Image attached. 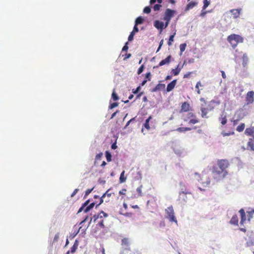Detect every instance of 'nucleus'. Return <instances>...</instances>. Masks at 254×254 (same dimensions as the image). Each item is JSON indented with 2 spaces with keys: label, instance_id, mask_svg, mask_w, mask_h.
Instances as JSON below:
<instances>
[{
  "label": "nucleus",
  "instance_id": "1",
  "mask_svg": "<svg viewBox=\"0 0 254 254\" xmlns=\"http://www.w3.org/2000/svg\"><path fill=\"white\" fill-rule=\"evenodd\" d=\"M217 166H213L212 173L215 176L225 177L227 174L226 169L229 166V162L227 159H219L217 161Z\"/></svg>",
  "mask_w": 254,
  "mask_h": 254
},
{
  "label": "nucleus",
  "instance_id": "2",
  "mask_svg": "<svg viewBox=\"0 0 254 254\" xmlns=\"http://www.w3.org/2000/svg\"><path fill=\"white\" fill-rule=\"evenodd\" d=\"M227 40L233 49H235L239 44L244 42V38L240 35L236 34L229 35Z\"/></svg>",
  "mask_w": 254,
  "mask_h": 254
},
{
  "label": "nucleus",
  "instance_id": "3",
  "mask_svg": "<svg viewBox=\"0 0 254 254\" xmlns=\"http://www.w3.org/2000/svg\"><path fill=\"white\" fill-rule=\"evenodd\" d=\"M176 11L170 8H167L165 11L163 20L165 21V27H168L171 18L174 16Z\"/></svg>",
  "mask_w": 254,
  "mask_h": 254
},
{
  "label": "nucleus",
  "instance_id": "4",
  "mask_svg": "<svg viewBox=\"0 0 254 254\" xmlns=\"http://www.w3.org/2000/svg\"><path fill=\"white\" fill-rule=\"evenodd\" d=\"M166 216L165 217L168 219L171 222H175L177 224V220L174 215V211L172 206H170L165 209Z\"/></svg>",
  "mask_w": 254,
  "mask_h": 254
},
{
  "label": "nucleus",
  "instance_id": "5",
  "mask_svg": "<svg viewBox=\"0 0 254 254\" xmlns=\"http://www.w3.org/2000/svg\"><path fill=\"white\" fill-rule=\"evenodd\" d=\"M101 214H103V216L105 217H106L108 216V214L104 212L103 211H101L100 213L98 215H94L93 217L91 219L89 224L91 223L92 220L93 219L94 222H95V221L99 218L100 219V221L98 222L97 225L98 226L101 228H104L105 227L104 224V220L102 219V216L100 215Z\"/></svg>",
  "mask_w": 254,
  "mask_h": 254
},
{
  "label": "nucleus",
  "instance_id": "6",
  "mask_svg": "<svg viewBox=\"0 0 254 254\" xmlns=\"http://www.w3.org/2000/svg\"><path fill=\"white\" fill-rule=\"evenodd\" d=\"M185 122H188L190 124H195L199 122V120L196 118L194 114L192 112H189L187 114L186 117L184 119Z\"/></svg>",
  "mask_w": 254,
  "mask_h": 254
},
{
  "label": "nucleus",
  "instance_id": "7",
  "mask_svg": "<svg viewBox=\"0 0 254 254\" xmlns=\"http://www.w3.org/2000/svg\"><path fill=\"white\" fill-rule=\"evenodd\" d=\"M214 109L213 107H211L209 105V108L204 107V105L203 104L201 105L200 110L201 112V117L203 118H208V117L207 116V114H208L209 111H212Z\"/></svg>",
  "mask_w": 254,
  "mask_h": 254
},
{
  "label": "nucleus",
  "instance_id": "8",
  "mask_svg": "<svg viewBox=\"0 0 254 254\" xmlns=\"http://www.w3.org/2000/svg\"><path fill=\"white\" fill-rule=\"evenodd\" d=\"M154 26L158 30H159L160 32L162 31L163 29L166 28L165 27V24L164 23L158 20H156L154 22Z\"/></svg>",
  "mask_w": 254,
  "mask_h": 254
},
{
  "label": "nucleus",
  "instance_id": "9",
  "mask_svg": "<svg viewBox=\"0 0 254 254\" xmlns=\"http://www.w3.org/2000/svg\"><path fill=\"white\" fill-rule=\"evenodd\" d=\"M254 92L253 91H249L246 95V101L248 104L252 103L254 102Z\"/></svg>",
  "mask_w": 254,
  "mask_h": 254
},
{
  "label": "nucleus",
  "instance_id": "10",
  "mask_svg": "<svg viewBox=\"0 0 254 254\" xmlns=\"http://www.w3.org/2000/svg\"><path fill=\"white\" fill-rule=\"evenodd\" d=\"M190 104L189 103H188L187 102H185L183 103L182 104V106L181 107V110H180V112L181 113L187 112L190 110Z\"/></svg>",
  "mask_w": 254,
  "mask_h": 254
},
{
  "label": "nucleus",
  "instance_id": "11",
  "mask_svg": "<svg viewBox=\"0 0 254 254\" xmlns=\"http://www.w3.org/2000/svg\"><path fill=\"white\" fill-rule=\"evenodd\" d=\"M218 120H219V121L220 122L221 124L222 125H225L227 124V114L225 112V111H223L222 112L220 117L219 118Z\"/></svg>",
  "mask_w": 254,
  "mask_h": 254
},
{
  "label": "nucleus",
  "instance_id": "12",
  "mask_svg": "<svg viewBox=\"0 0 254 254\" xmlns=\"http://www.w3.org/2000/svg\"><path fill=\"white\" fill-rule=\"evenodd\" d=\"M239 213L241 215V225H243L246 221V216L245 210L242 208L239 210Z\"/></svg>",
  "mask_w": 254,
  "mask_h": 254
},
{
  "label": "nucleus",
  "instance_id": "13",
  "mask_svg": "<svg viewBox=\"0 0 254 254\" xmlns=\"http://www.w3.org/2000/svg\"><path fill=\"white\" fill-rule=\"evenodd\" d=\"M172 56L171 55L168 56L166 59L162 60L159 64V66H163L165 64H168L171 62Z\"/></svg>",
  "mask_w": 254,
  "mask_h": 254
},
{
  "label": "nucleus",
  "instance_id": "14",
  "mask_svg": "<svg viewBox=\"0 0 254 254\" xmlns=\"http://www.w3.org/2000/svg\"><path fill=\"white\" fill-rule=\"evenodd\" d=\"M245 133L248 136H253L254 139V127L247 128L245 131Z\"/></svg>",
  "mask_w": 254,
  "mask_h": 254
},
{
  "label": "nucleus",
  "instance_id": "15",
  "mask_svg": "<svg viewBox=\"0 0 254 254\" xmlns=\"http://www.w3.org/2000/svg\"><path fill=\"white\" fill-rule=\"evenodd\" d=\"M121 245L126 249L129 250V242L128 238H124L122 240Z\"/></svg>",
  "mask_w": 254,
  "mask_h": 254
},
{
  "label": "nucleus",
  "instance_id": "16",
  "mask_svg": "<svg viewBox=\"0 0 254 254\" xmlns=\"http://www.w3.org/2000/svg\"><path fill=\"white\" fill-rule=\"evenodd\" d=\"M110 190H108L106 191L105 193H104L103 195L100 198V202L99 204H97L96 205V208H97L101 204H102L103 202V198L105 197L106 195L108 197H110L111 196V193H109Z\"/></svg>",
  "mask_w": 254,
  "mask_h": 254
},
{
  "label": "nucleus",
  "instance_id": "17",
  "mask_svg": "<svg viewBox=\"0 0 254 254\" xmlns=\"http://www.w3.org/2000/svg\"><path fill=\"white\" fill-rule=\"evenodd\" d=\"M177 80H173L170 83H169L167 86V91L170 92L172 91L175 87L176 84Z\"/></svg>",
  "mask_w": 254,
  "mask_h": 254
},
{
  "label": "nucleus",
  "instance_id": "18",
  "mask_svg": "<svg viewBox=\"0 0 254 254\" xmlns=\"http://www.w3.org/2000/svg\"><path fill=\"white\" fill-rule=\"evenodd\" d=\"M165 84L159 83L157 85H156L154 88L153 89L152 91L153 92H156L157 91L163 90L165 89Z\"/></svg>",
  "mask_w": 254,
  "mask_h": 254
},
{
  "label": "nucleus",
  "instance_id": "19",
  "mask_svg": "<svg viewBox=\"0 0 254 254\" xmlns=\"http://www.w3.org/2000/svg\"><path fill=\"white\" fill-rule=\"evenodd\" d=\"M241 9H234L230 10L234 18H237L240 16Z\"/></svg>",
  "mask_w": 254,
  "mask_h": 254
},
{
  "label": "nucleus",
  "instance_id": "20",
  "mask_svg": "<svg viewBox=\"0 0 254 254\" xmlns=\"http://www.w3.org/2000/svg\"><path fill=\"white\" fill-rule=\"evenodd\" d=\"M239 219L238 216L237 215H234L232 217L230 221V223L232 225H238Z\"/></svg>",
  "mask_w": 254,
  "mask_h": 254
},
{
  "label": "nucleus",
  "instance_id": "21",
  "mask_svg": "<svg viewBox=\"0 0 254 254\" xmlns=\"http://www.w3.org/2000/svg\"><path fill=\"white\" fill-rule=\"evenodd\" d=\"M197 4V3L195 1H191L189 3L186 7V10H189L190 9H192Z\"/></svg>",
  "mask_w": 254,
  "mask_h": 254
},
{
  "label": "nucleus",
  "instance_id": "22",
  "mask_svg": "<svg viewBox=\"0 0 254 254\" xmlns=\"http://www.w3.org/2000/svg\"><path fill=\"white\" fill-rule=\"evenodd\" d=\"M152 119L151 116H149L145 121V123L143 125V127L147 130L150 129V126L149 125V121Z\"/></svg>",
  "mask_w": 254,
  "mask_h": 254
},
{
  "label": "nucleus",
  "instance_id": "23",
  "mask_svg": "<svg viewBox=\"0 0 254 254\" xmlns=\"http://www.w3.org/2000/svg\"><path fill=\"white\" fill-rule=\"evenodd\" d=\"M78 246V242L77 240H76L73 244V245L72 246V247L70 249V252L71 253H74L76 251L77 247Z\"/></svg>",
  "mask_w": 254,
  "mask_h": 254
},
{
  "label": "nucleus",
  "instance_id": "24",
  "mask_svg": "<svg viewBox=\"0 0 254 254\" xmlns=\"http://www.w3.org/2000/svg\"><path fill=\"white\" fill-rule=\"evenodd\" d=\"M181 70V68H179V65L177 66V67L175 69H173L171 71V73L174 75H177L179 74L180 71Z\"/></svg>",
  "mask_w": 254,
  "mask_h": 254
},
{
  "label": "nucleus",
  "instance_id": "25",
  "mask_svg": "<svg viewBox=\"0 0 254 254\" xmlns=\"http://www.w3.org/2000/svg\"><path fill=\"white\" fill-rule=\"evenodd\" d=\"M248 145L251 148V150L254 151V141L253 140V139H249L248 142Z\"/></svg>",
  "mask_w": 254,
  "mask_h": 254
},
{
  "label": "nucleus",
  "instance_id": "26",
  "mask_svg": "<svg viewBox=\"0 0 254 254\" xmlns=\"http://www.w3.org/2000/svg\"><path fill=\"white\" fill-rule=\"evenodd\" d=\"M245 127V124L244 123H241L240 125H239L237 128L236 130L238 132H242L243 131Z\"/></svg>",
  "mask_w": 254,
  "mask_h": 254
},
{
  "label": "nucleus",
  "instance_id": "27",
  "mask_svg": "<svg viewBox=\"0 0 254 254\" xmlns=\"http://www.w3.org/2000/svg\"><path fill=\"white\" fill-rule=\"evenodd\" d=\"M191 129V128L189 127H180L177 128V130L179 132H185L186 131H190Z\"/></svg>",
  "mask_w": 254,
  "mask_h": 254
},
{
  "label": "nucleus",
  "instance_id": "28",
  "mask_svg": "<svg viewBox=\"0 0 254 254\" xmlns=\"http://www.w3.org/2000/svg\"><path fill=\"white\" fill-rule=\"evenodd\" d=\"M95 203L94 202H92L90 203L89 205H88L86 208L84 209V212L86 213L88 212L90 210H91L92 208H93V207L95 206Z\"/></svg>",
  "mask_w": 254,
  "mask_h": 254
},
{
  "label": "nucleus",
  "instance_id": "29",
  "mask_svg": "<svg viewBox=\"0 0 254 254\" xmlns=\"http://www.w3.org/2000/svg\"><path fill=\"white\" fill-rule=\"evenodd\" d=\"M203 85L201 84V82L200 81H198L195 85V89H196V92L197 94H200V90L199 88H198V86L202 87Z\"/></svg>",
  "mask_w": 254,
  "mask_h": 254
},
{
  "label": "nucleus",
  "instance_id": "30",
  "mask_svg": "<svg viewBox=\"0 0 254 254\" xmlns=\"http://www.w3.org/2000/svg\"><path fill=\"white\" fill-rule=\"evenodd\" d=\"M203 5L202 6V9L205 10L210 4V1L208 0H203Z\"/></svg>",
  "mask_w": 254,
  "mask_h": 254
},
{
  "label": "nucleus",
  "instance_id": "31",
  "mask_svg": "<svg viewBox=\"0 0 254 254\" xmlns=\"http://www.w3.org/2000/svg\"><path fill=\"white\" fill-rule=\"evenodd\" d=\"M143 21H144V19L142 17H141V16L138 17L135 20V24L136 25L141 24L143 23Z\"/></svg>",
  "mask_w": 254,
  "mask_h": 254
},
{
  "label": "nucleus",
  "instance_id": "32",
  "mask_svg": "<svg viewBox=\"0 0 254 254\" xmlns=\"http://www.w3.org/2000/svg\"><path fill=\"white\" fill-rule=\"evenodd\" d=\"M248 220L250 221L251 219L253 218V215L254 214V209L252 210L251 211H248Z\"/></svg>",
  "mask_w": 254,
  "mask_h": 254
},
{
  "label": "nucleus",
  "instance_id": "33",
  "mask_svg": "<svg viewBox=\"0 0 254 254\" xmlns=\"http://www.w3.org/2000/svg\"><path fill=\"white\" fill-rule=\"evenodd\" d=\"M106 159L108 162H110L112 160V155L108 151H106L105 152Z\"/></svg>",
  "mask_w": 254,
  "mask_h": 254
},
{
  "label": "nucleus",
  "instance_id": "34",
  "mask_svg": "<svg viewBox=\"0 0 254 254\" xmlns=\"http://www.w3.org/2000/svg\"><path fill=\"white\" fill-rule=\"evenodd\" d=\"M125 174V171H123L122 173L121 174L120 177V183H124L126 180V178L124 176Z\"/></svg>",
  "mask_w": 254,
  "mask_h": 254
},
{
  "label": "nucleus",
  "instance_id": "35",
  "mask_svg": "<svg viewBox=\"0 0 254 254\" xmlns=\"http://www.w3.org/2000/svg\"><path fill=\"white\" fill-rule=\"evenodd\" d=\"M175 34L176 33L175 32L173 35L170 36L169 40L168 41V45L169 46L172 45V42L174 41V38L175 37Z\"/></svg>",
  "mask_w": 254,
  "mask_h": 254
},
{
  "label": "nucleus",
  "instance_id": "36",
  "mask_svg": "<svg viewBox=\"0 0 254 254\" xmlns=\"http://www.w3.org/2000/svg\"><path fill=\"white\" fill-rule=\"evenodd\" d=\"M112 98L114 101H117L119 99V98L118 95L115 92V90H113V93L112 94Z\"/></svg>",
  "mask_w": 254,
  "mask_h": 254
},
{
  "label": "nucleus",
  "instance_id": "37",
  "mask_svg": "<svg viewBox=\"0 0 254 254\" xmlns=\"http://www.w3.org/2000/svg\"><path fill=\"white\" fill-rule=\"evenodd\" d=\"M186 47L187 44L186 43L181 44L180 45V49L181 53L185 51Z\"/></svg>",
  "mask_w": 254,
  "mask_h": 254
},
{
  "label": "nucleus",
  "instance_id": "38",
  "mask_svg": "<svg viewBox=\"0 0 254 254\" xmlns=\"http://www.w3.org/2000/svg\"><path fill=\"white\" fill-rule=\"evenodd\" d=\"M103 156V153H98L96 155V157H95V161L94 162V164L95 165L96 163V161L97 160H100L102 156Z\"/></svg>",
  "mask_w": 254,
  "mask_h": 254
},
{
  "label": "nucleus",
  "instance_id": "39",
  "mask_svg": "<svg viewBox=\"0 0 254 254\" xmlns=\"http://www.w3.org/2000/svg\"><path fill=\"white\" fill-rule=\"evenodd\" d=\"M93 189H94V188H93L92 189H87L85 191V195H84V198L86 197L92 192V191L93 190Z\"/></svg>",
  "mask_w": 254,
  "mask_h": 254
},
{
  "label": "nucleus",
  "instance_id": "40",
  "mask_svg": "<svg viewBox=\"0 0 254 254\" xmlns=\"http://www.w3.org/2000/svg\"><path fill=\"white\" fill-rule=\"evenodd\" d=\"M151 11V8L149 6H146L143 9V12L145 13H149Z\"/></svg>",
  "mask_w": 254,
  "mask_h": 254
},
{
  "label": "nucleus",
  "instance_id": "41",
  "mask_svg": "<svg viewBox=\"0 0 254 254\" xmlns=\"http://www.w3.org/2000/svg\"><path fill=\"white\" fill-rule=\"evenodd\" d=\"M161 7V5L160 4H156L154 5L153 8L154 11H158L160 9Z\"/></svg>",
  "mask_w": 254,
  "mask_h": 254
},
{
  "label": "nucleus",
  "instance_id": "42",
  "mask_svg": "<svg viewBox=\"0 0 254 254\" xmlns=\"http://www.w3.org/2000/svg\"><path fill=\"white\" fill-rule=\"evenodd\" d=\"M144 68V65H141L138 69L137 74H140L141 73H142V71H143Z\"/></svg>",
  "mask_w": 254,
  "mask_h": 254
},
{
  "label": "nucleus",
  "instance_id": "43",
  "mask_svg": "<svg viewBox=\"0 0 254 254\" xmlns=\"http://www.w3.org/2000/svg\"><path fill=\"white\" fill-rule=\"evenodd\" d=\"M100 253H101L102 254H105V249L103 247H101L97 251V253L99 254Z\"/></svg>",
  "mask_w": 254,
  "mask_h": 254
},
{
  "label": "nucleus",
  "instance_id": "44",
  "mask_svg": "<svg viewBox=\"0 0 254 254\" xmlns=\"http://www.w3.org/2000/svg\"><path fill=\"white\" fill-rule=\"evenodd\" d=\"M134 35V33L131 32L128 37V40L131 41L133 40Z\"/></svg>",
  "mask_w": 254,
  "mask_h": 254
},
{
  "label": "nucleus",
  "instance_id": "45",
  "mask_svg": "<svg viewBox=\"0 0 254 254\" xmlns=\"http://www.w3.org/2000/svg\"><path fill=\"white\" fill-rule=\"evenodd\" d=\"M88 225L87 226H84V227L82 229V226H80L79 229H78V231L75 234V235L77 234V233L80 231L81 230V231H83V232H84L86 229H87V228L88 227Z\"/></svg>",
  "mask_w": 254,
  "mask_h": 254
},
{
  "label": "nucleus",
  "instance_id": "46",
  "mask_svg": "<svg viewBox=\"0 0 254 254\" xmlns=\"http://www.w3.org/2000/svg\"><path fill=\"white\" fill-rule=\"evenodd\" d=\"M118 106V103H113L112 104H111L109 107V108L110 109H113L114 108H115L116 107H117Z\"/></svg>",
  "mask_w": 254,
  "mask_h": 254
},
{
  "label": "nucleus",
  "instance_id": "47",
  "mask_svg": "<svg viewBox=\"0 0 254 254\" xmlns=\"http://www.w3.org/2000/svg\"><path fill=\"white\" fill-rule=\"evenodd\" d=\"M141 189H142V186H140L139 187L137 188V189H136V191L137 192H138V193L139 194V195L141 196L142 195V191H141Z\"/></svg>",
  "mask_w": 254,
  "mask_h": 254
},
{
  "label": "nucleus",
  "instance_id": "48",
  "mask_svg": "<svg viewBox=\"0 0 254 254\" xmlns=\"http://www.w3.org/2000/svg\"><path fill=\"white\" fill-rule=\"evenodd\" d=\"M240 121L239 119H236V120H234V119H233L231 120V121L233 122V126H235L236 125H237L238 123L239 122V121Z\"/></svg>",
  "mask_w": 254,
  "mask_h": 254
},
{
  "label": "nucleus",
  "instance_id": "49",
  "mask_svg": "<svg viewBox=\"0 0 254 254\" xmlns=\"http://www.w3.org/2000/svg\"><path fill=\"white\" fill-rule=\"evenodd\" d=\"M163 42H164V41H163V39H162V40L160 41V43H159V47H158V49H157V50L156 52H159V50H160V49H161V47H162V45L163 44Z\"/></svg>",
  "mask_w": 254,
  "mask_h": 254
},
{
  "label": "nucleus",
  "instance_id": "50",
  "mask_svg": "<svg viewBox=\"0 0 254 254\" xmlns=\"http://www.w3.org/2000/svg\"><path fill=\"white\" fill-rule=\"evenodd\" d=\"M137 26V25H136L135 24V25L134 26V27H133V30L132 31V32L135 33L136 32H138L139 29H138V28Z\"/></svg>",
  "mask_w": 254,
  "mask_h": 254
},
{
  "label": "nucleus",
  "instance_id": "51",
  "mask_svg": "<svg viewBox=\"0 0 254 254\" xmlns=\"http://www.w3.org/2000/svg\"><path fill=\"white\" fill-rule=\"evenodd\" d=\"M140 89V86L137 87L135 89H132V93L134 94H137Z\"/></svg>",
  "mask_w": 254,
  "mask_h": 254
},
{
  "label": "nucleus",
  "instance_id": "52",
  "mask_svg": "<svg viewBox=\"0 0 254 254\" xmlns=\"http://www.w3.org/2000/svg\"><path fill=\"white\" fill-rule=\"evenodd\" d=\"M192 72H189L184 75V78H189Z\"/></svg>",
  "mask_w": 254,
  "mask_h": 254
},
{
  "label": "nucleus",
  "instance_id": "53",
  "mask_svg": "<svg viewBox=\"0 0 254 254\" xmlns=\"http://www.w3.org/2000/svg\"><path fill=\"white\" fill-rule=\"evenodd\" d=\"M254 245V243L252 241L247 242L246 244V246L247 247H251Z\"/></svg>",
  "mask_w": 254,
  "mask_h": 254
},
{
  "label": "nucleus",
  "instance_id": "54",
  "mask_svg": "<svg viewBox=\"0 0 254 254\" xmlns=\"http://www.w3.org/2000/svg\"><path fill=\"white\" fill-rule=\"evenodd\" d=\"M127 191V190L125 189H123L122 190H120L119 191V194L120 195H125V192Z\"/></svg>",
  "mask_w": 254,
  "mask_h": 254
},
{
  "label": "nucleus",
  "instance_id": "55",
  "mask_svg": "<svg viewBox=\"0 0 254 254\" xmlns=\"http://www.w3.org/2000/svg\"><path fill=\"white\" fill-rule=\"evenodd\" d=\"M86 207L85 206H84L83 205H82V206H81V207L79 209L78 211V213L81 212L82 211L84 210V209Z\"/></svg>",
  "mask_w": 254,
  "mask_h": 254
},
{
  "label": "nucleus",
  "instance_id": "56",
  "mask_svg": "<svg viewBox=\"0 0 254 254\" xmlns=\"http://www.w3.org/2000/svg\"><path fill=\"white\" fill-rule=\"evenodd\" d=\"M128 49V47L127 46V43H126V45L123 47L122 50L126 51Z\"/></svg>",
  "mask_w": 254,
  "mask_h": 254
},
{
  "label": "nucleus",
  "instance_id": "57",
  "mask_svg": "<svg viewBox=\"0 0 254 254\" xmlns=\"http://www.w3.org/2000/svg\"><path fill=\"white\" fill-rule=\"evenodd\" d=\"M78 189H76L74 190V191H73V192L72 193V194H71V197H73L74 195H75L76 194V193L78 192Z\"/></svg>",
  "mask_w": 254,
  "mask_h": 254
},
{
  "label": "nucleus",
  "instance_id": "58",
  "mask_svg": "<svg viewBox=\"0 0 254 254\" xmlns=\"http://www.w3.org/2000/svg\"><path fill=\"white\" fill-rule=\"evenodd\" d=\"M89 202H90V199H88L82 205L86 207L87 206V205H88Z\"/></svg>",
  "mask_w": 254,
  "mask_h": 254
},
{
  "label": "nucleus",
  "instance_id": "59",
  "mask_svg": "<svg viewBox=\"0 0 254 254\" xmlns=\"http://www.w3.org/2000/svg\"><path fill=\"white\" fill-rule=\"evenodd\" d=\"M206 13H207V11H204V10L202 9L200 15L201 17H204L205 15V14H206Z\"/></svg>",
  "mask_w": 254,
  "mask_h": 254
},
{
  "label": "nucleus",
  "instance_id": "60",
  "mask_svg": "<svg viewBox=\"0 0 254 254\" xmlns=\"http://www.w3.org/2000/svg\"><path fill=\"white\" fill-rule=\"evenodd\" d=\"M150 76H151V74L149 72H147L145 75L146 78H148L149 81L150 80Z\"/></svg>",
  "mask_w": 254,
  "mask_h": 254
},
{
  "label": "nucleus",
  "instance_id": "61",
  "mask_svg": "<svg viewBox=\"0 0 254 254\" xmlns=\"http://www.w3.org/2000/svg\"><path fill=\"white\" fill-rule=\"evenodd\" d=\"M59 238V234L58 233V234L55 235V236L54 237V241H58Z\"/></svg>",
  "mask_w": 254,
  "mask_h": 254
},
{
  "label": "nucleus",
  "instance_id": "62",
  "mask_svg": "<svg viewBox=\"0 0 254 254\" xmlns=\"http://www.w3.org/2000/svg\"><path fill=\"white\" fill-rule=\"evenodd\" d=\"M221 72L222 73V76L224 79H225L226 78V75L225 73V72L223 70H221Z\"/></svg>",
  "mask_w": 254,
  "mask_h": 254
},
{
  "label": "nucleus",
  "instance_id": "63",
  "mask_svg": "<svg viewBox=\"0 0 254 254\" xmlns=\"http://www.w3.org/2000/svg\"><path fill=\"white\" fill-rule=\"evenodd\" d=\"M117 147V146L116 145V143H114L112 146H111V148L113 149H116Z\"/></svg>",
  "mask_w": 254,
  "mask_h": 254
},
{
  "label": "nucleus",
  "instance_id": "64",
  "mask_svg": "<svg viewBox=\"0 0 254 254\" xmlns=\"http://www.w3.org/2000/svg\"><path fill=\"white\" fill-rule=\"evenodd\" d=\"M119 112V111H117L116 112H115V113H114L112 116H111V119H113L116 115V114Z\"/></svg>",
  "mask_w": 254,
  "mask_h": 254
}]
</instances>
